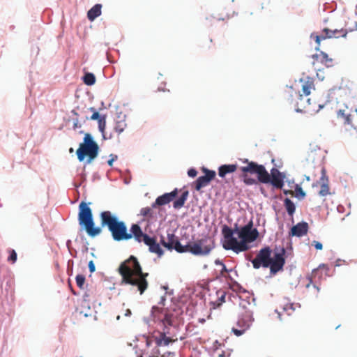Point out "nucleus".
I'll use <instances>...</instances> for the list:
<instances>
[{
	"instance_id": "f257e3e1",
	"label": "nucleus",
	"mask_w": 357,
	"mask_h": 357,
	"mask_svg": "<svg viewBox=\"0 0 357 357\" xmlns=\"http://www.w3.org/2000/svg\"><path fill=\"white\" fill-rule=\"evenodd\" d=\"M100 227H95L93 213L91 208L84 202L79 205L78 221L84 227L86 233L91 237L96 236L102 232V228L107 227L113 239L116 241H126L132 238V234L128 231L126 223L120 220L109 211L100 213Z\"/></svg>"
},
{
	"instance_id": "f03ea898",
	"label": "nucleus",
	"mask_w": 357,
	"mask_h": 357,
	"mask_svg": "<svg viewBox=\"0 0 357 357\" xmlns=\"http://www.w3.org/2000/svg\"><path fill=\"white\" fill-rule=\"evenodd\" d=\"M118 271L121 276V284H129L136 287L140 294H143L147 289L149 273H143L142 266L135 257L130 256L122 262Z\"/></svg>"
},
{
	"instance_id": "7ed1b4c3",
	"label": "nucleus",
	"mask_w": 357,
	"mask_h": 357,
	"mask_svg": "<svg viewBox=\"0 0 357 357\" xmlns=\"http://www.w3.org/2000/svg\"><path fill=\"white\" fill-rule=\"evenodd\" d=\"M272 252L273 250L268 246L261 248L255 258L252 260L253 267L255 269H259L261 267L269 268L271 275H275L279 271H282L285 264V249L281 248L278 251L275 250L273 257H271Z\"/></svg>"
},
{
	"instance_id": "20e7f679",
	"label": "nucleus",
	"mask_w": 357,
	"mask_h": 357,
	"mask_svg": "<svg viewBox=\"0 0 357 357\" xmlns=\"http://www.w3.org/2000/svg\"><path fill=\"white\" fill-rule=\"evenodd\" d=\"M235 230L237 231L238 236L241 239L240 241L237 240L236 253L249 250L250 246L248 243L255 241L259 236L257 229L253 228L252 221H250L246 225L239 229L236 228Z\"/></svg>"
},
{
	"instance_id": "39448f33",
	"label": "nucleus",
	"mask_w": 357,
	"mask_h": 357,
	"mask_svg": "<svg viewBox=\"0 0 357 357\" xmlns=\"http://www.w3.org/2000/svg\"><path fill=\"white\" fill-rule=\"evenodd\" d=\"M99 146L93 139L89 133H86L84 137V142L79 144L77 149L76 154L79 161L82 162L87 157V162L90 163L98 155Z\"/></svg>"
},
{
	"instance_id": "423d86ee",
	"label": "nucleus",
	"mask_w": 357,
	"mask_h": 357,
	"mask_svg": "<svg viewBox=\"0 0 357 357\" xmlns=\"http://www.w3.org/2000/svg\"><path fill=\"white\" fill-rule=\"evenodd\" d=\"M241 160L246 164L245 166H242L239 168L242 174L244 175L256 174L259 182L262 183H268L270 181V174L264 165H259L253 161H249L248 159H241Z\"/></svg>"
},
{
	"instance_id": "0eeeda50",
	"label": "nucleus",
	"mask_w": 357,
	"mask_h": 357,
	"mask_svg": "<svg viewBox=\"0 0 357 357\" xmlns=\"http://www.w3.org/2000/svg\"><path fill=\"white\" fill-rule=\"evenodd\" d=\"M190 252L194 255H207L214 248L213 241L208 237L190 243Z\"/></svg>"
},
{
	"instance_id": "6e6552de",
	"label": "nucleus",
	"mask_w": 357,
	"mask_h": 357,
	"mask_svg": "<svg viewBox=\"0 0 357 357\" xmlns=\"http://www.w3.org/2000/svg\"><path fill=\"white\" fill-rule=\"evenodd\" d=\"M253 321L252 312L250 310H245L241 314L236 322L237 328L233 327L231 331L236 336H241L249 329Z\"/></svg>"
},
{
	"instance_id": "1a4fd4ad",
	"label": "nucleus",
	"mask_w": 357,
	"mask_h": 357,
	"mask_svg": "<svg viewBox=\"0 0 357 357\" xmlns=\"http://www.w3.org/2000/svg\"><path fill=\"white\" fill-rule=\"evenodd\" d=\"M222 234L225 237L223 248L225 250H231L236 252L237 239L233 236L234 231L228 226L225 225L222 228Z\"/></svg>"
},
{
	"instance_id": "9d476101",
	"label": "nucleus",
	"mask_w": 357,
	"mask_h": 357,
	"mask_svg": "<svg viewBox=\"0 0 357 357\" xmlns=\"http://www.w3.org/2000/svg\"><path fill=\"white\" fill-rule=\"evenodd\" d=\"M205 173L204 176H199L195 182V190L199 191L202 188L207 186L211 181L215 178V172L208 169L205 167L202 169Z\"/></svg>"
},
{
	"instance_id": "9b49d317",
	"label": "nucleus",
	"mask_w": 357,
	"mask_h": 357,
	"mask_svg": "<svg viewBox=\"0 0 357 357\" xmlns=\"http://www.w3.org/2000/svg\"><path fill=\"white\" fill-rule=\"evenodd\" d=\"M178 193V188H175L171 192H167L158 197L155 202L152 204V208H156L157 206H161L169 204L177 197Z\"/></svg>"
},
{
	"instance_id": "f8f14e48",
	"label": "nucleus",
	"mask_w": 357,
	"mask_h": 357,
	"mask_svg": "<svg viewBox=\"0 0 357 357\" xmlns=\"http://www.w3.org/2000/svg\"><path fill=\"white\" fill-rule=\"evenodd\" d=\"M284 176L279 170L273 168L271 171L270 181L268 183H271L274 188L281 189L284 185Z\"/></svg>"
},
{
	"instance_id": "ddd939ff",
	"label": "nucleus",
	"mask_w": 357,
	"mask_h": 357,
	"mask_svg": "<svg viewBox=\"0 0 357 357\" xmlns=\"http://www.w3.org/2000/svg\"><path fill=\"white\" fill-rule=\"evenodd\" d=\"M130 234H132V238L133 237L138 243L143 242L145 243L150 237L148 234L142 231L141 227L137 224H133L131 226Z\"/></svg>"
},
{
	"instance_id": "4468645a",
	"label": "nucleus",
	"mask_w": 357,
	"mask_h": 357,
	"mask_svg": "<svg viewBox=\"0 0 357 357\" xmlns=\"http://www.w3.org/2000/svg\"><path fill=\"white\" fill-rule=\"evenodd\" d=\"M308 228L309 227L307 222H299L291 228L289 234L291 236L301 237L307 234Z\"/></svg>"
},
{
	"instance_id": "2eb2a0df",
	"label": "nucleus",
	"mask_w": 357,
	"mask_h": 357,
	"mask_svg": "<svg viewBox=\"0 0 357 357\" xmlns=\"http://www.w3.org/2000/svg\"><path fill=\"white\" fill-rule=\"evenodd\" d=\"M334 36L335 35H333V29L328 28H324L320 35H318L316 33L311 34V38L315 40L318 47L320 45V43L322 40L334 38Z\"/></svg>"
},
{
	"instance_id": "dca6fc26",
	"label": "nucleus",
	"mask_w": 357,
	"mask_h": 357,
	"mask_svg": "<svg viewBox=\"0 0 357 357\" xmlns=\"http://www.w3.org/2000/svg\"><path fill=\"white\" fill-rule=\"evenodd\" d=\"M321 189L319 192V195L321 197H325L330 195V188L328 185V178L326 174L325 169L321 171V176L320 178Z\"/></svg>"
},
{
	"instance_id": "f3484780",
	"label": "nucleus",
	"mask_w": 357,
	"mask_h": 357,
	"mask_svg": "<svg viewBox=\"0 0 357 357\" xmlns=\"http://www.w3.org/2000/svg\"><path fill=\"white\" fill-rule=\"evenodd\" d=\"M144 244L149 246V250L151 252L156 254L159 257L163 255V250L157 243L155 238L150 236Z\"/></svg>"
},
{
	"instance_id": "a211bd4d",
	"label": "nucleus",
	"mask_w": 357,
	"mask_h": 357,
	"mask_svg": "<svg viewBox=\"0 0 357 357\" xmlns=\"http://www.w3.org/2000/svg\"><path fill=\"white\" fill-rule=\"evenodd\" d=\"M294 303H286L282 306V311H278V317L280 320H283L286 316H291L295 312Z\"/></svg>"
},
{
	"instance_id": "6ab92c4d",
	"label": "nucleus",
	"mask_w": 357,
	"mask_h": 357,
	"mask_svg": "<svg viewBox=\"0 0 357 357\" xmlns=\"http://www.w3.org/2000/svg\"><path fill=\"white\" fill-rule=\"evenodd\" d=\"M177 337H168L165 335V333H159V336L155 337V344L158 346H167L169 343H173L177 341Z\"/></svg>"
},
{
	"instance_id": "aec40b11",
	"label": "nucleus",
	"mask_w": 357,
	"mask_h": 357,
	"mask_svg": "<svg viewBox=\"0 0 357 357\" xmlns=\"http://www.w3.org/2000/svg\"><path fill=\"white\" fill-rule=\"evenodd\" d=\"M162 330L160 333H165V335H170V326L173 325V315L165 314L161 320Z\"/></svg>"
},
{
	"instance_id": "412c9836",
	"label": "nucleus",
	"mask_w": 357,
	"mask_h": 357,
	"mask_svg": "<svg viewBox=\"0 0 357 357\" xmlns=\"http://www.w3.org/2000/svg\"><path fill=\"white\" fill-rule=\"evenodd\" d=\"M238 168L237 165H223L218 168V175L221 178L225 177L227 174H231L236 171Z\"/></svg>"
},
{
	"instance_id": "4be33fe9",
	"label": "nucleus",
	"mask_w": 357,
	"mask_h": 357,
	"mask_svg": "<svg viewBox=\"0 0 357 357\" xmlns=\"http://www.w3.org/2000/svg\"><path fill=\"white\" fill-rule=\"evenodd\" d=\"M302 82V91L305 96L310 94L311 90L314 89V81L312 78L307 77L305 79H301Z\"/></svg>"
},
{
	"instance_id": "5701e85b",
	"label": "nucleus",
	"mask_w": 357,
	"mask_h": 357,
	"mask_svg": "<svg viewBox=\"0 0 357 357\" xmlns=\"http://www.w3.org/2000/svg\"><path fill=\"white\" fill-rule=\"evenodd\" d=\"M102 5L97 3L93 6L87 13V17L89 20L93 22L96 18L101 15Z\"/></svg>"
},
{
	"instance_id": "b1692460",
	"label": "nucleus",
	"mask_w": 357,
	"mask_h": 357,
	"mask_svg": "<svg viewBox=\"0 0 357 357\" xmlns=\"http://www.w3.org/2000/svg\"><path fill=\"white\" fill-rule=\"evenodd\" d=\"M189 196V192L185 190L182 192L181 195L173 202V207L175 209H180L184 206V204Z\"/></svg>"
},
{
	"instance_id": "393cba45",
	"label": "nucleus",
	"mask_w": 357,
	"mask_h": 357,
	"mask_svg": "<svg viewBox=\"0 0 357 357\" xmlns=\"http://www.w3.org/2000/svg\"><path fill=\"white\" fill-rule=\"evenodd\" d=\"M323 269L325 270L326 273L328 271L327 266L324 264L320 265L318 268L314 269L312 271V277L309 279V282L306 284V288H309L312 283V280L315 279L317 276L319 277V275L322 274Z\"/></svg>"
},
{
	"instance_id": "a878e982",
	"label": "nucleus",
	"mask_w": 357,
	"mask_h": 357,
	"mask_svg": "<svg viewBox=\"0 0 357 357\" xmlns=\"http://www.w3.org/2000/svg\"><path fill=\"white\" fill-rule=\"evenodd\" d=\"M167 240L168 241L166 242L163 239L161 240V243L162 245L167 248L168 250H172L174 244H175V242H176V241L178 240L176 236L174 234H167Z\"/></svg>"
},
{
	"instance_id": "bb28decb",
	"label": "nucleus",
	"mask_w": 357,
	"mask_h": 357,
	"mask_svg": "<svg viewBox=\"0 0 357 357\" xmlns=\"http://www.w3.org/2000/svg\"><path fill=\"white\" fill-rule=\"evenodd\" d=\"M285 208L290 216H292L296 211L294 202L289 198H286L284 201Z\"/></svg>"
},
{
	"instance_id": "cd10ccee",
	"label": "nucleus",
	"mask_w": 357,
	"mask_h": 357,
	"mask_svg": "<svg viewBox=\"0 0 357 357\" xmlns=\"http://www.w3.org/2000/svg\"><path fill=\"white\" fill-rule=\"evenodd\" d=\"M173 246V249H174L176 252L179 253H183L187 252H190V243H188L185 245H182L181 243L177 240L176 242H175L174 245Z\"/></svg>"
},
{
	"instance_id": "c85d7f7f",
	"label": "nucleus",
	"mask_w": 357,
	"mask_h": 357,
	"mask_svg": "<svg viewBox=\"0 0 357 357\" xmlns=\"http://www.w3.org/2000/svg\"><path fill=\"white\" fill-rule=\"evenodd\" d=\"M83 81L86 85L91 86L95 83L96 77L93 73H88L84 76Z\"/></svg>"
},
{
	"instance_id": "c756f323",
	"label": "nucleus",
	"mask_w": 357,
	"mask_h": 357,
	"mask_svg": "<svg viewBox=\"0 0 357 357\" xmlns=\"http://www.w3.org/2000/svg\"><path fill=\"white\" fill-rule=\"evenodd\" d=\"M333 35H335L334 38H338L340 37L345 38L348 33L347 29H333Z\"/></svg>"
},
{
	"instance_id": "7c9ffc66",
	"label": "nucleus",
	"mask_w": 357,
	"mask_h": 357,
	"mask_svg": "<svg viewBox=\"0 0 357 357\" xmlns=\"http://www.w3.org/2000/svg\"><path fill=\"white\" fill-rule=\"evenodd\" d=\"M321 57V62L324 63L327 66H330L332 65L333 60L332 59L328 58L327 54L324 52H321L320 55Z\"/></svg>"
},
{
	"instance_id": "2f4dec72",
	"label": "nucleus",
	"mask_w": 357,
	"mask_h": 357,
	"mask_svg": "<svg viewBox=\"0 0 357 357\" xmlns=\"http://www.w3.org/2000/svg\"><path fill=\"white\" fill-rule=\"evenodd\" d=\"M241 177L243 178V182L245 185H252L257 183L256 179L248 177V175L241 174Z\"/></svg>"
},
{
	"instance_id": "473e14b6",
	"label": "nucleus",
	"mask_w": 357,
	"mask_h": 357,
	"mask_svg": "<svg viewBox=\"0 0 357 357\" xmlns=\"http://www.w3.org/2000/svg\"><path fill=\"white\" fill-rule=\"evenodd\" d=\"M75 280L77 287L80 289H83L85 283V277L83 275H77Z\"/></svg>"
},
{
	"instance_id": "72a5a7b5",
	"label": "nucleus",
	"mask_w": 357,
	"mask_h": 357,
	"mask_svg": "<svg viewBox=\"0 0 357 357\" xmlns=\"http://www.w3.org/2000/svg\"><path fill=\"white\" fill-rule=\"evenodd\" d=\"M295 192L297 197L304 198L305 197V192L303 190L302 188L299 185H296Z\"/></svg>"
},
{
	"instance_id": "f704fd0d",
	"label": "nucleus",
	"mask_w": 357,
	"mask_h": 357,
	"mask_svg": "<svg viewBox=\"0 0 357 357\" xmlns=\"http://www.w3.org/2000/svg\"><path fill=\"white\" fill-rule=\"evenodd\" d=\"M140 214L144 217H151L152 211L149 207L142 208L140 211Z\"/></svg>"
},
{
	"instance_id": "c9c22d12",
	"label": "nucleus",
	"mask_w": 357,
	"mask_h": 357,
	"mask_svg": "<svg viewBox=\"0 0 357 357\" xmlns=\"http://www.w3.org/2000/svg\"><path fill=\"white\" fill-rule=\"evenodd\" d=\"M10 256L8 258V261H11L13 264H14L17 260V253L14 250H10Z\"/></svg>"
},
{
	"instance_id": "e433bc0d",
	"label": "nucleus",
	"mask_w": 357,
	"mask_h": 357,
	"mask_svg": "<svg viewBox=\"0 0 357 357\" xmlns=\"http://www.w3.org/2000/svg\"><path fill=\"white\" fill-rule=\"evenodd\" d=\"M225 292H222L221 296L218 298V301L213 303V305H215L217 307L221 305L222 303L225 302Z\"/></svg>"
},
{
	"instance_id": "4c0bfd02",
	"label": "nucleus",
	"mask_w": 357,
	"mask_h": 357,
	"mask_svg": "<svg viewBox=\"0 0 357 357\" xmlns=\"http://www.w3.org/2000/svg\"><path fill=\"white\" fill-rule=\"evenodd\" d=\"M197 172L195 169L194 168H191L188 171V175L190 176V177H192V178H194L197 176Z\"/></svg>"
},
{
	"instance_id": "58836bf2",
	"label": "nucleus",
	"mask_w": 357,
	"mask_h": 357,
	"mask_svg": "<svg viewBox=\"0 0 357 357\" xmlns=\"http://www.w3.org/2000/svg\"><path fill=\"white\" fill-rule=\"evenodd\" d=\"M125 124L124 125H121L119 123L116 124V126H115L114 129L115 130L118 132V133H121V132L123 131L124 130V127H125Z\"/></svg>"
},
{
	"instance_id": "ea45409f",
	"label": "nucleus",
	"mask_w": 357,
	"mask_h": 357,
	"mask_svg": "<svg viewBox=\"0 0 357 357\" xmlns=\"http://www.w3.org/2000/svg\"><path fill=\"white\" fill-rule=\"evenodd\" d=\"M229 271L226 268L225 265H223V266H222V270L220 271V276L222 277H224V278H227V273L229 272Z\"/></svg>"
},
{
	"instance_id": "a19ab883",
	"label": "nucleus",
	"mask_w": 357,
	"mask_h": 357,
	"mask_svg": "<svg viewBox=\"0 0 357 357\" xmlns=\"http://www.w3.org/2000/svg\"><path fill=\"white\" fill-rule=\"evenodd\" d=\"M312 245L314 246V248L317 250H322V248H323L322 244L320 242H319V241H314L312 242Z\"/></svg>"
},
{
	"instance_id": "79ce46f5",
	"label": "nucleus",
	"mask_w": 357,
	"mask_h": 357,
	"mask_svg": "<svg viewBox=\"0 0 357 357\" xmlns=\"http://www.w3.org/2000/svg\"><path fill=\"white\" fill-rule=\"evenodd\" d=\"M98 124H99V128H100V130L102 131L103 130V128L105 127V119H102V118L99 119Z\"/></svg>"
},
{
	"instance_id": "37998d69",
	"label": "nucleus",
	"mask_w": 357,
	"mask_h": 357,
	"mask_svg": "<svg viewBox=\"0 0 357 357\" xmlns=\"http://www.w3.org/2000/svg\"><path fill=\"white\" fill-rule=\"evenodd\" d=\"M89 268L91 273H93L96 271V266L92 260L89 262Z\"/></svg>"
},
{
	"instance_id": "c03bdc74",
	"label": "nucleus",
	"mask_w": 357,
	"mask_h": 357,
	"mask_svg": "<svg viewBox=\"0 0 357 357\" xmlns=\"http://www.w3.org/2000/svg\"><path fill=\"white\" fill-rule=\"evenodd\" d=\"M101 117L98 112H95L92 116H91V119L92 120H99Z\"/></svg>"
},
{
	"instance_id": "a18cd8bd",
	"label": "nucleus",
	"mask_w": 357,
	"mask_h": 357,
	"mask_svg": "<svg viewBox=\"0 0 357 357\" xmlns=\"http://www.w3.org/2000/svg\"><path fill=\"white\" fill-rule=\"evenodd\" d=\"M111 156H112V158L108 160L107 163L109 166H112L113 165V162L117 159V155H114L113 156L112 155H111Z\"/></svg>"
},
{
	"instance_id": "49530a36",
	"label": "nucleus",
	"mask_w": 357,
	"mask_h": 357,
	"mask_svg": "<svg viewBox=\"0 0 357 357\" xmlns=\"http://www.w3.org/2000/svg\"><path fill=\"white\" fill-rule=\"evenodd\" d=\"M230 17H231V15H230V14H229V13H227V14H226L225 15H224V16H220V17H218V20H225L229 19Z\"/></svg>"
},
{
	"instance_id": "de8ad7c7",
	"label": "nucleus",
	"mask_w": 357,
	"mask_h": 357,
	"mask_svg": "<svg viewBox=\"0 0 357 357\" xmlns=\"http://www.w3.org/2000/svg\"><path fill=\"white\" fill-rule=\"evenodd\" d=\"M215 264L216 265H220L221 266H223V265H225L220 259H216L215 261Z\"/></svg>"
},
{
	"instance_id": "09e8293b",
	"label": "nucleus",
	"mask_w": 357,
	"mask_h": 357,
	"mask_svg": "<svg viewBox=\"0 0 357 357\" xmlns=\"http://www.w3.org/2000/svg\"><path fill=\"white\" fill-rule=\"evenodd\" d=\"M131 314V311L129 309H127L126 316H129Z\"/></svg>"
},
{
	"instance_id": "8fccbe9b",
	"label": "nucleus",
	"mask_w": 357,
	"mask_h": 357,
	"mask_svg": "<svg viewBox=\"0 0 357 357\" xmlns=\"http://www.w3.org/2000/svg\"><path fill=\"white\" fill-rule=\"evenodd\" d=\"M284 193H285V194H288V193H289V194H291V195H294V192H293L292 191H284Z\"/></svg>"
},
{
	"instance_id": "3c124183",
	"label": "nucleus",
	"mask_w": 357,
	"mask_h": 357,
	"mask_svg": "<svg viewBox=\"0 0 357 357\" xmlns=\"http://www.w3.org/2000/svg\"><path fill=\"white\" fill-rule=\"evenodd\" d=\"M313 287L317 289L318 292L319 291V288L317 287L315 284H314Z\"/></svg>"
},
{
	"instance_id": "603ef678",
	"label": "nucleus",
	"mask_w": 357,
	"mask_h": 357,
	"mask_svg": "<svg viewBox=\"0 0 357 357\" xmlns=\"http://www.w3.org/2000/svg\"><path fill=\"white\" fill-rule=\"evenodd\" d=\"M77 127V122L74 123V128Z\"/></svg>"
},
{
	"instance_id": "864d4df0",
	"label": "nucleus",
	"mask_w": 357,
	"mask_h": 357,
	"mask_svg": "<svg viewBox=\"0 0 357 357\" xmlns=\"http://www.w3.org/2000/svg\"><path fill=\"white\" fill-rule=\"evenodd\" d=\"M73 151H74V150H73V148H70V150H69L70 153H73Z\"/></svg>"
},
{
	"instance_id": "5fc2aeb1",
	"label": "nucleus",
	"mask_w": 357,
	"mask_h": 357,
	"mask_svg": "<svg viewBox=\"0 0 357 357\" xmlns=\"http://www.w3.org/2000/svg\"><path fill=\"white\" fill-rule=\"evenodd\" d=\"M209 41H210V43H213V39H212V38H211V39L209 40Z\"/></svg>"
}]
</instances>
